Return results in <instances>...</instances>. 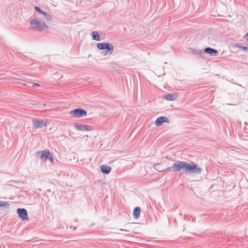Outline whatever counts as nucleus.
Returning <instances> with one entry per match:
<instances>
[{"label":"nucleus","instance_id":"obj_14","mask_svg":"<svg viewBox=\"0 0 248 248\" xmlns=\"http://www.w3.org/2000/svg\"><path fill=\"white\" fill-rule=\"evenodd\" d=\"M141 210L140 207H136L133 210V216L135 218H138L140 217Z\"/></svg>","mask_w":248,"mask_h":248},{"label":"nucleus","instance_id":"obj_23","mask_svg":"<svg viewBox=\"0 0 248 248\" xmlns=\"http://www.w3.org/2000/svg\"><path fill=\"white\" fill-rule=\"evenodd\" d=\"M244 38L246 39L247 40H248V32L246 33V34L244 36Z\"/></svg>","mask_w":248,"mask_h":248},{"label":"nucleus","instance_id":"obj_24","mask_svg":"<svg viewBox=\"0 0 248 248\" xmlns=\"http://www.w3.org/2000/svg\"><path fill=\"white\" fill-rule=\"evenodd\" d=\"M120 230L121 231H124V230H123V229H121Z\"/></svg>","mask_w":248,"mask_h":248},{"label":"nucleus","instance_id":"obj_22","mask_svg":"<svg viewBox=\"0 0 248 248\" xmlns=\"http://www.w3.org/2000/svg\"><path fill=\"white\" fill-rule=\"evenodd\" d=\"M108 53V51H103L102 52V54L104 56H106Z\"/></svg>","mask_w":248,"mask_h":248},{"label":"nucleus","instance_id":"obj_9","mask_svg":"<svg viewBox=\"0 0 248 248\" xmlns=\"http://www.w3.org/2000/svg\"><path fill=\"white\" fill-rule=\"evenodd\" d=\"M75 128L78 131H91L92 129V126L84 124H81L78 123L74 124Z\"/></svg>","mask_w":248,"mask_h":248},{"label":"nucleus","instance_id":"obj_4","mask_svg":"<svg viewBox=\"0 0 248 248\" xmlns=\"http://www.w3.org/2000/svg\"><path fill=\"white\" fill-rule=\"evenodd\" d=\"M35 157L41 160H49L51 162L53 161V156L48 150L39 151L35 154Z\"/></svg>","mask_w":248,"mask_h":248},{"label":"nucleus","instance_id":"obj_18","mask_svg":"<svg viewBox=\"0 0 248 248\" xmlns=\"http://www.w3.org/2000/svg\"><path fill=\"white\" fill-rule=\"evenodd\" d=\"M191 53H193L194 55H198V56H202L203 54V52L202 50H196V49H193L192 50L191 49Z\"/></svg>","mask_w":248,"mask_h":248},{"label":"nucleus","instance_id":"obj_8","mask_svg":"<svg viewBox=\"0 0 248 248\" xmlns=\"http://www.w3.org/2000/svg\"><path fill=\"white\" fill-rule=\"evenodd\" d=\"M16 212L20 218L23 220L28 219V213L25 208H17Z\"/></svg>","mask_w":248,"mask_h":248},{"label":"nucleus","instance_id":"obj_2","mask_svg":"<svg viewBox=\"0 0 248 248\" xmlns=\"http://www.w3.org/2000/svg\"><path fill=\"white\" fill-rule=\"evenodd\" d=\"M186 169V174H200L202 172V168L199 167L197 164L192 161H190V162H187Z\"/></svg>","mask_w":248,"mask_h":248},{"label":"nucleus","instance_id":"obj_5","mask_svg":"<svg viewBox=\"0 0 248 248\" xmlns=\"http://www.w3.org/2000/svg\"><path fill=\"white\" fill-rule=\"evenodd\" d=\"M69 114L73 117L78 118L87 115V112L82 108H78L70 111Z\"/></svg>","mask_w":248,"mask_h":248},{"label":"nucleus","instance_id":"obj_1","mask_svg":"<svg viewBox=\"0 0 248 248\" xmlns=\"http://www.w3.org/2000/svg\"><path fill=\"white\" fill-rule=\"evenodd\" d=\"M187 165V162L178 161L176 163L173 164L171 167H168L165 169L160 170L159 172H165V171H182V173H186V167Z\"/></svg>","mask_w":248,"mask_h":248},{"label":"nucleus","instance_id":"obj_7","mask_svg":"<svg viewBox=\"0 0 248 248\" xmlns=\"http://www.w3.org/2000/svg\"><path fill=\"white\" fill-rule=\"evenodd\" d=\"M32 124L35 128H42L46 125V122L44 120L34 119L32 120Z\"/></svg>","mask_w":248,"mask_h":248},{"label":"nucleus","instance_id":"obj_3","mask_svg":"<svg viewBox=\"0 0 248 248\" xmlns=\"http://www.w3.org/2000/svg\"><path fill=\"white\" fill-rule=\"evenodd\" d=\"M30 25L33 29H37L39 31H43L48 28L44 21L42 19H38L35 17L31 19L30 21Z\"/></svg>","mask_w":248,"mask_h":248},{"label":"nucleus","instance_id":"obj_21","mask_svg":"<svg viewBox=\"0 0 248 248\" xmlns=\"http://www.w3.org/2000/svg\"><path fill=\"white\" fill-rule=\"evenodd\" d=\"M39 86H40V84L38 83H36L33 84V85H32V87H37Z\"/></svg>","mask_w":248,"mask_h":248},{"label":"nucleus","instance_id":"obj_6","mask_svg":"<svg viewBox=\"0 0 248 248\" xmlns=\"http://www.w3.org/2000/svg\"><path fill=\"white\" fill-rule=\"evenodd\" d=\"M97 47L99 50L106 49L109 55L111 54L113 51V46L108 43H102L97 44Z\"/></svg>","mask_w":248,"mask_h":248},{"label":"nucleus","instance_id":"obj_17","mask_svg":"<svg viewBox=\"0 0 248 248\" xmlns=\"http://www.w3.org/2000/svg\"><path fill=\"white\" fill-rule=\"evenodd\" d=\"M9 205V204L7 202L3 201H0V207H4L5 209H8Z\"/></svg>","mask_w":248,"mask_h":248},{"label":"nucleus","instance_id":"obj_12","mask_svg":"<svg viewBox=\"0 0 248 248\" xmlns=\"http://www.w3.org/2000/svg\"><path fill=\"white\" fill-rule=\"evenodd\" d=\"M177 97L176 93H167L165 94L164 98L167 100L172 101L175 100Z\"/></svg>","mask_w":248,"mask_h":248},{"label":"nucleus","instance_id":"obj_10","mask_svg":"<svg viewBox=\"0 0 248 248\" xmlns=\"http://www.w3.org/2000/svg\"><path fill=\"white\" fill-rule=\"evenodd\" d=\"M34 9L36 11L38 12L39 14L43 15L44 16V17L45 19H46L47 21H51L52 19L51 16L48 15L45 12H44L43 10H42L38 6H35Z\"/></svg>","mask_w":248,"mask_h":248},{"label":"nucleus","instance_id":"obj_20","mask_svg":"<svg viewBox=\"0 0 248 248\" xmlns=\"http://www.w3.org/2000/svg\"><path fill=\"white\" fill-rule=\"evenodd\" d=\"M163 118H164V122L169 123L170 120L167 117L163 116Z\"/></svg>","mask_w":248,"mask_h":248},{"label":"nucleus","instance_id":"obj_11","mask_svg":"<svg viewBox=\"0 0 248 248\" xmlns=\"http://www.w3.org/2000/svg\"><path fill=\"white\" fill-rule=\"evenodd\" d=\"M204 52L211 56H217L218 54V52L216 49L211 47H206L204 49Z\"/></svg>","mask_w":248,"mask_h":248},{"label":"nucleus","instance_id":"obj_15","mask_svg":"<svg viewBox=\"0 0 248 248\" xmlns=\"http://www.w3.org/2000/svg\"><path fill=\"white\" fill-rule=\"evenodd\" d=\"M92 36L93 37V39L95 41H99L100 40V36L99 33L96 31H93L92 32Z\"/></svg>","mask_w":248,"mask_h":248},{"label":"nucleus","instance_id":"obj_16","mask_svg":"<svg viewBox=\"0 0 248 248\" xmlns=\"http://www.w3.org/2000/svg\"><path fill=\"white\" fill-rule=\"evenodd\" d=\"M164 118H163V116H161L158 117L156 121H155V124L156 126H160L162 124L164 123L163 120Z\"/></svg>","mask_w":248,"mask_h":248},{"label":"nucleus","instance_id":"obj_13","mask_svg":"<svg viewBox=\"0 0 248 248\" xmlns=\"http://www.w3.org/2000/svg\"><path fill=\"white\" fill-rule=\"evenodd\" d=\"M100 169H101V172L103 173L108 174L110 172V171L111 170V168L109 166H107L105 165H103L101 166Z\"/></svg>","mask_w":248,"mask_h":248},{"label":"nucleus","instance_id":"obj_19","mask_svg":"<svg viewBox=\"0 0 248 248\" xmlns=\"http://www.w3.org/2000/svg\"><path fill=\"white\" fill-rule=\"evenodd\" d=\"M234 46L239 48L243 50L244 51L248 50V47L245 46H242L241 44H235L234 45Z\"/></svg>","mask_w":248,"mask_h":248}]
</instances>
